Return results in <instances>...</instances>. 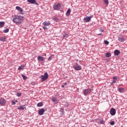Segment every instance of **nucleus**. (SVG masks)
<instances>
[{
    "label": "nucleus",
    "instance_id": "20e7f679",
    "mask_svg": "<svg viewBox=\"0 0 127 127\" xmlns=\"http://www.w3.org/2000/svg\"><path fill=\"white\" fill-rule=\"evenodd\" d=\"M91 92H92V90L90 88H87L83 90V93L84 96H87V95H89V94H90Z\"/></svg>",
    "mask_w": 127,
    "mask_h": 127
},
{
    "label": "nucleus",
    "instance_id": "7c9ffc66",
    "mask_svg": "<svg viewBox=\"0 0 127 127\" xmlns=\"http://www.w3.org/2000/svg\"><path fill=\"white\" fill-rule=\"evenodd\" d=\"M22 77L23 80H26V79H27V77H26L24 74H22Z\"/></svg>",
    "mask_w": 127,
    "mask_h": 127
},
{
    "label": "nucleus",
    "instance_id": "9d476101",
    "mask_svg": "<svg viewBox=\"0 0 127 127\" xmlns=\"http://www.w3.org/2000/svg\"><path fill=\"white\" fill-rule=\"evenodd\" d=\"M0 106H4L5 105V100L4 99H0Z\"/></svg>",
    "mask_w": 127,
    "mask_h": 127
},
{
    "label": "nucleus",
    "instance_id": "412c9836",
    "mask_svg": "<svg viewBox=\"0 0 127 127\" xmlns=\"http://www.w3.org/2000/svg\"><path fill=\"white\" fill-rule=\"evenodd\" d=\"M70 12H71V9L69 8L66 13V15H70Z\"/></svg>",
    "mask_w": 127,
    "mask_h": 127
},
{
    "label": "nucleus",
    "instance_id": "473e14b6",
    "mask_svg": "<svg viewBox=\"0 0 127 127\" xmlns=\"http://www.w3.org/2000/svg\"><path fill=\"white\" fill-rule=\"evenodd\" d=\"M110 125H111V126H114V125H115V121H111V122H110Z\"/></svg>",
    "mask_w": 127,
    "mask_h": 127
},
{
    "label": "nucleus",
    "instance_id": "e433bc0d",
    "mask_svg": "<svg viewBox=\"0 0 127 127\" xmlns=\"http://www.w3.org/2000/svg\"><path fill=\"white\" fill-rule=\"evenodd\" d=\"M99 31H100V32H104V29L100 28Z\"/></svg>",
    "mask_w": 127,
    "mask_h": 127
},
{
    "label": "nucleus",
    "instance_id": "6e6552de",
    "mask_svg": "<svg viewBox=\"0 0 127 127\" xmlns=\"http://www.w3.org/2000/svg\"><path fill=\"white\" fill-rule=\"evenodd\" d=\"M116 109L114 108H111L110 109V114L111 116H115L116 115Z\"/></svg>",
    "mask_w": 127,
    "mask_h": 127
},
{
    "label": "nucleus",
    "instance_id": "9b49d317",
    "mask_svg": "<svg viewBox=\"0 0 127 127\" xmlns=\"http://www.w3.org/2000/svg\"><path fill=\"white\" fill-rule=\"evenodd\" d=\"M37 60L39 62H42L43 61H44V60H45V58L43 57L39 56L37 58Z\"/></svg>",
    "mask_w": 127,
    "mask_h": 127
},
{
    "label": "nucleus",
    "instance_id": "49530a36",
    "mask_svg": "<svg viewBox=\"0 0 127 127\" xmlns=\"http://www.w3.org/2000/svg\"><path fill=\"white\" fill-rule=\"evenodd\" d=\"M43 56H46V54H44V55H43Z\"/></svg>",
    "mask_w": 127,
    "mask_h": 127
},
{
    "label": "nucleus",
    "instance_id": "f704fd0d",
    "mask_svg": "<svg viewBox=\"0 0 127 127\" xmlns=\"http://www.w3.org/2000/svg\"><path fill=\"white\" fill-rule=\"evenodd\" d=\"M64 106H65V107H69V104H68V103L66 102L64 104Z\"/></svg>",
    "mask_w": 127,
    "mask_h": 127
},
{
    "label": "nucleus",
    "instance_id": "c9c22d12",
    "mask_svg": "<svg viewBox=\"0 0 127 127\" xmlns=\"http://www.w3.org/2000/svg\"><path fill=\"white\" fill-rule=\"evenodd\" d=\"M43 28L44 30H48V28L45 27V26L43 27Z\"/></svg>",
    "mask_w": 127,
    "mask_h": 127
},
{
    "label": "nucleus",
    "instance_id": "4468645a",
    "mask_svg": "<svg viewBox=\"0 0 127 127\" xmlns=\"http://www.w3.org/2000/svg\"><path fill=\"white\" fill-rule=\"evenodd\" d=\"M120 53L121 52L119 50H115L114 51V55H116V56H118V55H120Z\"/></svg>",
    "mask_w": 127,
    "mask_h": 127
},
{
    "label": "nucleus",
    "instance_id": "aec40b11",
    "mask_svg": "<svg viewBox=\"0 0 127 127\" xmlns=\"http://www.w3.org/2000/svg\"><path fill=\"white\" fill-rule=\"evenodd\" d=\"M118 91L120 93H124V92H125V89L123 88H119Z\"/></svg>",
    "mask_w": 127,
    "mask_h": 127
},
{
    "label": "nucleus",
    "instance_id": "5701e85b",
    "mask_svg": "<svg viewBox=\"0 0 127 127\" xmlns=\"http://www.w3.org/2000/svg\"><path fill=\"white\" fill-rule=\"evenodd\" d=\"M113 81L114 82V83H116V82H117V80H118V79H119V77L118 76H114L113 78Z\"/></svg>",
    "mask_w": 127,
    "mask_h": 127
},
{
    "label": "nucleus",
    "instance_id": "0eeeda50",
    "mask_svg": "<svg viewBox=\"0 0 127 127\" xmlns=\"http://www.w3.org/2000/svg\"><path fill=\"white\" fill-rule=\"evenodd\" d=\"M28 2L31 3L32 4H35L36 5H39L38 2H36V0H27Z\"/></svg>",
    "mask_w": 127,
    "mask_h": 127
},
{
    "label": "nucleus",
    "instance_id": "cd10ccee",
    "mask_svg": "<svg viewBox=\"0 0 127 127\" xmlns=\"http://www.w3.org/2000/svg\"><path fill=\"white\" fill-rule=\"evenodd\" d=\"M52 102H58V100L57 99V98L56 97H53L52 99Z\"/></svg>",
    "mask_w": 127,
    "mask_h": 127
},
{
    "label": "nucleus",
    "instance_id": "b1692460",
    "mask_svg": "<svg viewBox=\"0 0 127 127\" xmlns=\"http://www.w3.org/2000/svg\"><path fill=\"white\" fill-rule=\"evenodd\" d=\"M42 106H43V103L42 102L38 103L37 105V107H42Z\"/></svg>",
    "mask_w": 127,
    "mask_h": 127
},
{
    "label": "nucleus",
    "instance_id": "2eb2a0df",
    "mask_svg": "<svg viewBox=\"0 0 127 127\" xmlns=\"http://www.w3.org/2000/svg\"><path fill=\"white\" fill-rule=\"evenodd\" d=\"M44 26H49L50 25V22L45 21L43 23Z\"/></svg>",
    "mask_w": 127,
    "mask_h": 127
},
{
    "label": "nucleus",
    "instance_id": "f03ea898",
    "mask_svg": "<svg viewBox=\"0 0 127 127\" xmlns=\"http://www.w3.org/2000/svg\"><path fill=\"white\" fill-rule=\"evenodd\" d=\"M40 78L42 79V82H44V81L48 79V73L47 72H45L44 75H41Z\"/></svg>",
    "mask_w": 127,
    "mask_h": 127
},
{
    "label": "nucleus",
    "instance_id": "4be33fe9",
    "mask_svg": "<svg viewBox=\"0 0 127 127\" xmlns=\"http://www.w3.org/2000/svg\"><path fill=\"white\" fill-rule=\"evenodd\" d=\"M113 81L114 82V83H116V82H117V80H118V79H119V77L118 76H114L113 78Z\"/></svg>",
    "mask_w": 127,
    "mask_h": 127
},
{
    "label": "nucleus",
    "instance_id": "c03bdc74",
    "mask_svg": "<svg viewBox=\"0 0 127 127\" xmlns=\"http://www.w3.org/2000/svg\"><path fill=\"white\" fill-rule=\"evenodd\" d=\"M64 87H65V85H62V88H64Z\"/></svg>",
    "mask_w": 127,
    "mask_h": 127
},
{
    "label": "nucleus",
    "instance_id": "39448f33",
    "mask_svg": "<svg viewBox=\"0 0 127 127\" xmlns=\"http://www.w3.org/2000/svg\"><path fill=\"white\" fill-rule=\"evenodd\" d=\"M73 67V69H74L75 71H80V70H82V67L78 64H76L75 65H74Z\"/></svg>",
    "mask_w": 127,
    "mask_h": 127
},
{
    "label": "nucleus",
    "instance_id": "2f4dec72",
    "mask_svg": "<svg viewBox=\"0 0 127 127\" xmlns=\"http://www.w3.org/2000/svg\"><path fill=\"white\" fill-rule=\"evenodd\" d=\"M16 96H17L18 97H20V96H21V93L20 92H17L16 93Z\"/></svg>",
    "mask_w": 127,
    "mask_h": 127
},
{
    "label": "nucleus",
    "instance_id": "4c0bfd02",
    "mask_svg": "<svg viewBox=\"0 0 127 127\" xmlns=\"http://www.w3.org/2000/svg\"><path fill=\"white\" fill-rule=\"evenodd\" d=\"M52 60V56L49 57V58L48 59V60L49 61H50V60Z\"/></svg>",
    "mask_w": 127,
    "mask_h": 127
},
{
    "label": "nucleus",
    "instance_id": "72a5a7b5",
    "mask_svg": "<svg viewBox=\"0 0 127 127\" xmlns=\"http://www.w3.org/2000/svg\"><path fill=\"white\" fill-rule=\"evenodd\" d=\"M104 43H105V44H107L108 45H109V42L107 40H105V41H104Z\"/></svg>",
    "mask_w": 127,
    "mask_h": 127
},
{
    "label": "nucleus",
    "instance_id": "ea45409f",
    "mask_svg": "<svg viewBox=\"0 0 127 127\" xmlns=\"http://www.w3.org/2000/svg\"><path fill=\"white\" fill-rule=\"evenodd\" d=\"M61 111L62 112V114H63V113H64V109H63V108H61Z\"/></svg>",
    "mask_w": 127,
    "mask_h": 127
},
{
    "label": "nucleus",
    "instance_id": "bb28decb",
    "mask_svg": "<svg viewBox=\"0 0 127 127\" xmlns=\"http://www.w3.org/2000/svg\"><path fill=\"white\" fill-rule=\"evenodd\" d=\"M9 31V29L8 28H6L3 30V33H7Z\"/></svg>",
    "mask_w": 127,
    "mask_h": 127
},
{
    "label": "nucleus",
    "instance_id": "393cba45",
    "mask_svg": "<svg viewBox=\"0 0 127 127\" xmlns=\"http://www.w3.org/2000/svg\"><path fill=\"white\" fill-rule=\"evenodd\" d=\"M103 1L105 5H108V4H109V0H103Z\"/></svg>",
    "mask_w": 127,
    "mask_h": 127
},
{
    "label": "nucleus",
    "instance_id": "58836bf2",
    "mask_svg": "<svg viewBox=\"0 0 127 127\" xmlns=\"http://www.w3.org/2000/svg\"><path fill=\"white\" fill-rule=\"evenodd\" d=\"M15 104H16V103H15V101H12V105H15Z\"/></svg>",
    "mask_w": 127,
    "mask_h": 127
},
{
    "label": "nucleus",
    "instance_id": "1a4fd4ad",
    "mask_svg": "<svg viewBox=\"0 0 127 127\" xmlns=\"http://www.w3.org/2000/svg\"><path fill=\"white\" fill-rule=\"evenodd\" d=\"M45 112V109L44 108H42L39 110V116H42L44 114Z\"/></svg>",
    "mask_w": 127,
    "mask_h": 127
},
{
    "label": "nucleus",
    "instance_id": "a18cd8bd",
    "mask_svg": "<svg viewBox=\"0 0 127 127\" xmlns=\"http://www.w3.org/2000/svg\"><path fill=\"white\" fill-rule=\"evenodd\" d=\"M14 102L16 103H17V102H18V101L15 100Z\"/></svg>",
    "mask_w": 127,
    "mask_h": 127
},
{
    "label": "nucleus",
    "instance_id": "37998d69",
    "mask_svg": "<svg viewBox=\"0 0 127 127\" xmlns=\"http://www.w3.org/2000/svg\"><path fill=\"white\" fill-rule=\"evenodd\" d=\"M64 85L65 86H66V85H67V82H65L64 84Z\"/></svg>",
    "mask_w": 127,
    "mask_h": 127
},
{
    "label": "nucleus",
    "instance_id": "ddd939ff",
    "mask_svg": "<svg viewBox=\"0 0 127 127\" xmlns=\"http://www.w3.org/2000/svg\"><path fill=\"white\" fill-rule=\"evenodd\" d=\"M118 40L120 42H124L125 41V38H124V36H120L118 38Z\"/></svg>",
    "mask_w": 127,
    "mask_h": 127
},
{
    "label": "nucleus",
    "instance_id": "f8f14e48",
    "mask_svg": "<svg viewBox=\"0 0 127 127\" xmlns=\"http://www.w3.org/2000/svg\"><path fill=\"white\" fill-rule=\"evenodd\" d=\"M16 9H17V10H19L20 14H23L22 11H23V10L22 9V8L21 7H20L18 6H16Z\"/></svg>",
    "mask_w": 127,
    "mask_h": 127
},
{
    "label": "nucleus",
    "instance_id": "c85d7f7f",
    "mask_svg": "<svg viewBox=\"0 0 127 127\" xmlns=\"http://www.w3.org/2000/svg\"><path fill=\"white\" fill-rule=\"evenodd\" d=\"M0 41H2V42H4V41H5V37H0Z\"/></svg>",
    "mask_w": 127,
    "mask_h": 127
},
{
    "label": "nucleus",
    "instance_id": "7ed1b4c3",
    "mask_svg": "<svg viewBox=\"0 0 127 127\" xmlns=\"http://www.w3.org/2000/svg\"><path fill=\"white\" fill-rule=\"evenodd\" d=\"M53 8L55 10H59L61 8V4L60 3L55 4L53 6Z\"/></svg>",
    "mask_w": 127,
    "mask_h": 127
},
{
    "label": "nucleus",
    "instance_id": "6ab92c4d",
    "mask_svg": "<svg viewBox=\"0 0 127 127\" xmlns=\"http://www.w3.org/2000/svg\"><path fill=\"white\" fill-rule=\"evenodd\" d=\"M105 56H106V57H107V58H109L111 57V56H112V54H111V53H106L105 54Z\"/></svg>",
    "mask_w": 127,
    "mask_h": 127
},
{
    "label": "nucleus",
    "instance_id": "c756f323",
    "mask_svg": "<svg viewBox=\"0 0 127 127\" xmlns=\"http://www.w3.org/2000/svg\"><path fill=\"white\" fill-rule=\"evenodd\" d=\"M24 68V65H21L18 68V70H22Z\"/></svg>",
    "mask_w": 127,
    "mask_h": 127
},
{
    "label": "nucleus",
    "instance_id": "dca6fc26",
    "mask_svg": "<svg viewBox=\"0 0 127 127\" xmlns=\"http://www.w3.org/2000/svg\"><path fill=\"white\" fill-rule=\"evenodd\" d=\"M24 109H26L25 108V105H21L17 108L18 110H24Z\"/></svg>",
    "mask_w": 127,
    "mask_h": 127
},
{
    "label": "nucleus",
    "instance_id": "79ce46f5",
    "mask_svg": "<svg viewBox=\"0 0 127 127\" xmlns=\"http://www.w3.org/2000/svg\"><path fill=\"white\" fill-rule=\"evenodd\" d=\"M115 83H116V82H115V81H113L111 82V85H114V84H115Z\"/></svg>",
    "mask_w": 127,
    "mask_h": 127
},
{
    "label": "nucleus",
    "instance_id": "a878e982",
    "mask_svg": "<svg viewBox=\"0 0 127 127\" xmlns=\"http://www.w3.org/2000/svg\"><path fill=\"white\" fill-rule=\"evenodd\" d=\"M3 26H4V22H0V27H3Z\"/></svg>",
    "mask_w": 127,
    "mask_h": 127
},
{
    "label": "nucleus",
    "instance_id": "a19ab883",
    "mask_svg": "<svg viewBox=\"0 0 127 127\" xmlns=\"http://www.w3.org/2000/svg\"><path fill=\"white\" fill-rule=\"evenodd\" d=\"M96 35H98V36H101V35H103V34H102V33H99V34H96Z\"/></svg>",
    "mask_w": 127,
    "mask_h": 127
},
{
    "label": "nucleus",
    "instance_id": "a211bd4d",
    "mask_svg": "<svg viewBox=\"0 0 127 127\" xmlns=\"http://www.w3.org/2000/svg\"><path fill=\"white\" fill-rule=\"evenodd\" d=\"M99 125H105V121L103 119H100Z\"/></svg>",
    "mask_w": 127,
    "mask_h": 127
},
{
    "label": "nucleus",
    "instance_id": "f3484780",
    "mask_svg": "<svg viewBox=\"0 0 127 127\" xmlns=\"http://www.w3.org/2000/svg\"><path fill=\"white\" fill-rule=\"evenodd\" d=\"M69 37V35H68V33H65L63 34V38L64 39H66V38H68Z\"/></svg>",
    "mask_w": 127,
    "mask_h": 127
},
{
    "label": "nucleus",
    "instance_id": "f257e3e1",
    "mask_svg": "<svg viewBox=\"0 0 127 127\" xmlns=\"http://www.w3.org/2000/svg\"><path fill=\"white\" fill-rule=\"evenodd\" d=\"M23 21V17L21 15L15 16L12 19V21L16 24H20Z\"/></svg>",
    "mask_w": 127,
    "mask_h": 127
},
{
    "label": "nucleus",
    "instance_id": "423d86ee",
    "mask_svg": "<svg viewBox=\"0 0 127 127\" xmlns=\"http://www.w3.org/2000/svg\"><path fill=\"white\" fill-rule=\"evenodd\" d=\"M92 17H93V15L90 16L84 17L83 19L84 22H89V21H90V20H91L92 19Z\"/></svg>",
    "mask_w": 127,
    "mask_h": 127
}]
</instances>
